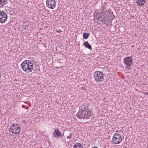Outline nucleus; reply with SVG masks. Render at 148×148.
Masks as SVG:
<instances>
[{
  "instance_id": "6e6552de",
  "label": "nucleus",
  "mask_w": 148,
  "mask_h": 148,
  "mask_svg": "<svg viewBox=\"0 0 148 148\" xmlns=\"http://www.w3.org/2000/svg\"><path fill=\"white\" fill-rule=\"evenodd\" d=\"M46 4L48 8L53 9L55 8L56 4L55 0H47Z\"/></svg>"
},
{
  "instance_id": "1a4fd4ad",
  "label": "nucleus",
  "mask_w": 148,
  "mask_h": 148,
  "mask_svg": "<svg viewBox=\"0 0 148 148\" xmlns=\"http://www.w3.org/2000/svg\"><path fill=\"white\" fill-rule=\"evenodd\" d=\"M7 17V15L4 12L0 11V23H2L5 22Z\"/></svg>"
},
{
  "instance_id": "aec40b11",
  "label": "nucleus",
  "mask_w": 148,
  "mask_h": 148,
  "mask_svg": "<svg viewBox=\"0 0 148 148\" xmlns=\"http://www.w3.org/2000/svg\"><path fill=\"white\" fill-rule=\"evenodd\" d=\"M92 148H98L96 147H93Z\"/></svg>"
},
{
  "instance_id": "7ed1b4c3",
  "label": "nucleus",
  "mask_w": 148,
  "mask_h": 148,
  "mask_svg": "<svg viewBox=\"0 0 148 148\" xmlns=\"http://www.w3.org/2000/svg\"><path fill=\"white\" fill-rule=\"evenodd\" d=\"M22 70L26 73L31 72L33 69V64L29 60H25L21 64Z\"/></svg>"
},
{
  "instance_id": "20e7f679",
  "label": "nucleus",
  "mask_w": 148,
  "mask_h": 148,
  "mask_svg": "<svg viewBox=\"0 0 148 148\" xmlns=\"http://www.w3.org/2000/svg\"><path fill=\"white\" fill-rule=\"evenodd\" d=\"M94 78L97 82H101L104 79L103 73L99 71H96L94 73Z\"/></svg>"
},
{
  "instance_id": "0eeeda50",
  "label": "nucleus",
  "mask_w": 148,
  "mask_h": 148,
  "mask_svg": "<svg viewBox=\"0 0 148 148\" xmlns=\"http://www.w3.org/2000/svg\"><path fill=\"white\" fill-rule=\"evenodd\" d=\"M125 64V66L126 69L129 70V67L131 65L132 62V59L130 57H127L123 59Z\"/></svg>"
},
{
  "instance_id": "423d86ee",
  "label": "nucleus",
  "mask_w": 148,
  "mask_h": 148,
  "mask_svg": "<svg viewBox=\"0 0 148 148\" xmlns=\"http://www.w3.org/2000/svg\"><path fill=\"white\" fill-rule=\"evenodd\" d=\"M20 126L18 124L14 123L11 126L10 131L13 134H18L20 132Z\"/></svg>"
},
{
  "instance_id": "2eb2a0df",
  "label": "nucleus",
  "mask_w": 148,
  "mask_h": 148,
  "mask_svg": "<svg viewBox=\"0 0 148 148\" xmlns=\"http://www.w3.org/2000/svg\"><path fill=\"white\" fill-rule=\"evenodd\" d=\"M89 34H90L88 32L87 33L86 32V31H84L83 34V38L85 39H87L88 37Z\"/></svg>"
},
{
  "instance_id": "39448f33",
  "label": "nucleus",
  "mask_w": 148,
  "mask_h": 148,
  "mask_svg": "<svg viewBox=\"0 0 148 148\" xmlns=\"http://www.w3.org/2000/svg\"><path fill=\"white\" fill-rule=\"evenodd\" d=\"M122 141L121 134L115 133L112 138V142L114 144H117L120 143Z\"/></svg>"
},
{
  "instance_id": "f257e3e1",
  "label": "nucleus",
  "mask_w": 148,
  "mask_h": 148,
  "mask_svg": "<svg viewBox=\"0 0 148 148\" xmlns=\"http://www.w3.org/2000/svg\"><path fill=\"white\" fill-rule=\"evenodd\" d=\"M94 16L99 21L104 24H106L107 22V17H110V19L112 20L115 17V16L113 15V13L110 11H105L103 10H98L95 12Z\"/></svg>"
},
{
  "instance_id": "f8f14e48",
  "label": "nucleus",
  "mask_w": 148,
  "mask_h": 148,
  "mask_svg": "<svg viewBox=\"0 0 148 148\" xmlns=\"http://www.w3.org/2000/svg\"><path fill=\"white\" fill-rule=\"evenodd\" d=\"M83 45L84 46L86 47V48H88V49H90V50H92V47L91 46V45L88 43V42L87 41H85V42L84 43Z\"/></svg>"
},
{
  "instance_id": "f3484780",
  "label": "nucleus",
  "mask_w": 148,
  "mask_h": 148,
  "mask_svg": "<svg viewBox=\"0 0 148 148\" xmlns=\"http://www.w3.org/2000/svg\"><path fill=\"white\" fill-rule=\"evenodd\" d=\"M72 135H70L69 136H67V138L68 139H71V138Z\"/></svg>"
},
{
  "instance_id": "f03ea898",
  "label": "nucleus",
  "mask_w": 148,
  "mask_h": 148,
  "mask_svg": "<svg viewBox=\"0 0 148 148\" xmlns=\"http://www.w3.org/2000/svg\"><path fill=\"white\" fill-rule=\"evenodd\" d=\"M94 116L90 110L89 106L85 104L80 107L79 110L75 116L79 119H88L92 118Z\"/></svg>"
},
{
  "instance_id": "dca6fc26",
  "label": "nucleus",
  "mask_w": 148,
  "mask_h": 148,
  "mask_svg": "<svg viewBox=\"0 0 148 148\" xmlns=\"http://www.w3.org/2000/svg\"><path fill=\"white\" fill-rule=\"evenodd\" d=\"M56 31L58 33H60L62 32V31L59 29H56Z\"/></svg>"
},
{
  "instance_id": "9d476101",
  "label": "nucleus",
  "mask_w": 148,
  "mask_h": 148,
  "mask_svg": "<svg viewBox=\"0 0 148 148\" xmlns=\"http://www.w3.org/2000/svg\"><path fill=\"white\" fill-rule=\"evenodd\" d=\"M53 137L55 138H59L63 137L62 133L60 132L58 128L55 129L53 133Z\"/></svg>"
},
{
  "instance_id": "6ab92c4d",
  "label": "nucleus",
  "mask_w": 148,
  "mask_h": 148,
  "mask_svg": "<svg viewBox=\"0 0 148 148\" xmlns=\"http://www.w3.org/2000/svg\"><path fill=\"white\" fill-rule=\"evenodd\" d=\"M27 25H25V26H24V28L25 29H26V28H27Z\"/></svg>"
},
{
  "instance_id": "4468645a",
  "label": "nucleus",
  "mask_w": 148,
  "mask_h": 148,
  "mask_svg": "<svg viewBox=\"0 0 148 148\" xmlns=\"http://www.w3.org/2000/svg\"><path fill=\"white\" fill-rule=\"evenodd\" d=\"M7 3L6 0H0V7H2Z\"/></svg>"
},
{
  "instance_id": "9b49d317",
  "label": "nucleus",
  "mask_w": 148,
  "mask_h": 148,
  "mask_svg": "<svg viewBox=\"0 0 148 148\" xmlns=\"http://www.w3.org/2000/svg\"><path fill=\"white\" fill-rule=\"evenodd\" d=\"M145 3V0H137V5L140 6H143Z\"/></svg>"
},
{
  "instance_id": "a211bd4d",
  "label": "nucleus",
  "mask_w": 148,
  "mask_h": 148,
  "mask_svg": "<svg viewBox=\"0 0 148 148\" xmlns=\"http://www.w3.org/2000/svg\"><path fill=\"white\" fill-rule=\"evenodd\" d=\"M143 93L144 94H146L148 95V92H143Z\"/></svg>"
},
{
  "instance_id": "ddd939ff",
  "label": "nucleus",
  "mask_w": 148,
  "mask_h": 148,
  "mask_svg": "<svg viewBox=\"0 0 148 148\" xmlns=\"http://www.w3.org/2000/svg\"><path fill=\"white\" fill-rule=\"evenodd\" d=\"M73 148H83V147L81 144L77 143L74 145Z\"/></svg>"
}]
</instances>
